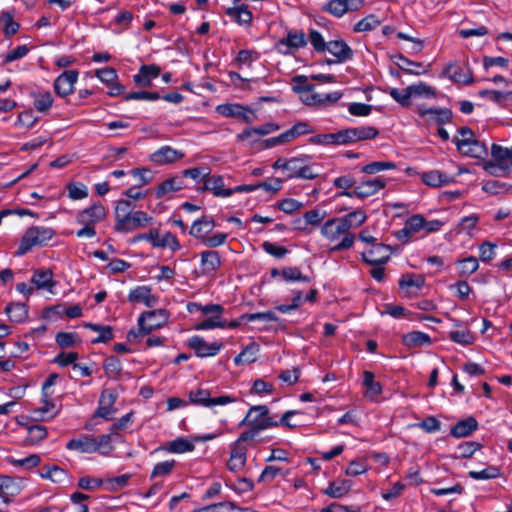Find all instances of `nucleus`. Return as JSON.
<instances>
[{"label":"nucleus","instance_id":"nucleus-62","mask_svg":"<svg viewBox=\"0 0 512 512\" xmlns=\"http://www.w3.org/2000/svg\"><path fill=\"white\" fill-rule=\"evenodd\" d=\"M459 136L453 138V142L457 146V149H463L467 144L474 139L473 131L468 127H462L459 129Z\"/></svg>","mask_w":512,"mask_h":512},{"label":"nucleus","instance_id":"nucleus-1","mask_svg":"<svg viewBox=\"0 0 512 512\" xmlns=\"http://www.w3.org/2000/svg\"><path fill=\"white\" fill-rule=\"evenodd\" d=\"M297 413V411L289 410L282 415L279 421H276L269 416V409L267 406H252L239 424V426H246L249 428L239 435L240 440L253 441L261 431L278 425L295 427L296 424H291L289 419Z\"/></svg>","mask_w":512,"mask_h":512},{"label":"nucleus","instance_id":"nucleus-55","mask_svg":"<svg viewBox=\"0 0 512 512\" xmlns=\"http://www.w3.org/2000/svg\"><path fill=\"white\" fill-rule=\"evenodd\" d=\"M0 24L3 25V31L6 35H14L19 29V24L13 20L12 14L8 11L1 13Z\"/></svg>","mask_w":512,"mask_h":512},{"label":"nucleus","instance_id":"nucleus-58","mask_svg":"<svg viewBox=\"0 0 512 512\" xmlns=\"http://www.w3.org/2000/svg\"><path fill=\"white\" fill-rule=\"evenodd\" d=\"M105 373L110 378H116L121 372V362L117 357L110 356L103 362Z\"/></svg>","mask_w":512,"mask_h":512},{"label":"nucleus","instance_id":"nucleus-42","mask_svg":"<svg viewBox=\"0 0 512 512\" xmlns=\"http://www.w3.org/2000/svg\"><path fill=\"white\" fill-rule=\"evenodd\" d=\"M309 141L315 145H342L341 130L336 133L314 135Z\"/></svg>","mask_w":512,"mask_h":512},{"label":"nucleus","instance_id":"nucleus-30","mask_svg":"<svg viewBox=\"0 0 512 512\" xmlns=\"http://www.w3.org/2000/svg\"><path fill=\"white\" fill-rule=\"evenodd\" d=\"M201 265L206 273L216 271L221 266V258L218 251L207 250L201 253Z\"/></svg>","mask_w":512,"mask_h":512},{"label":"nucleus","instance_id":"nucleus-33","mask_svg":"<svg viewBox=\"0 0 512 512\" xmlns=\"http://www.w3.org/2000/svg\"><path fill=\"white\" fill-rule=\"evenodd\" d=\"M27 435L24 439L25 445H37L47 436V429L43 425L35 424L26 426Z\"/></svg>","mask_w":512,"mask_h":512},{"label":"nucleus","instance_id":"nucleus-29","mask_svg":"<svg viewBox=\"0 0 512 512\" xmlns=\"http://www.w3.org/2000/svg\"><path fill=\"white\" fill-rule=\"evenodd\" d=\"M226 15L239 25H248L252 20V12L246 5L227 8Z\"/></svg>","mask_w":512,"mask_h":512},{"label":"nucleus","instance_id":"nucleus-6","mask_svg":"<svg viewBox=\"0 0 512 512\" xmlns=\"http://www.w3.org/2000/svg\"><path fill=\"white\" fill-rule=\"evenodd\" d=\"M55 235L52 228L44 226H31L22 236L18 246L17 255H24L35 246H42Z\"/></svg>","mask_w":512,"mask_h":512},{"label":"nucleus","instance_id":"nucleus-25","mask_svg":"<svg viewBox=\"0 0 512 512\" xmlns=\"http://www.w3.org/2000/svg\"><path fill=\"white\" fill-rule=\"evenodd\" d=\"M66 448L69 450H76L81 453H95L97 447L95 446L94 438L83 435L79 438H74L68 441Z\"/></svg>","mask_w":512,"mask_h":512},{"label":"nucleus","instance_id":"nucleus-24","mask_svg":"<svg viewBox=\"0 0 512 512\" xmlns=\"http://www.w3.org/2000/svg\"><path fill=\"white\" fill-rule=\"evenodd\" d=\"M192 512H256L250 508H242L230 501L220 502L194 509Z\"/></svg>","mask_w":512,"mask_h":512},{"label":"nucleus","instance_id":"nucleus-40","mask_svg":"<svg viewBox=\"0 0 512 512\" xmlns=\"http://www.w3.org/2000/svg\"><path fill=\"white\" fill-rule=\"evenodd\" d=\"M33 104L37 111L46 113L52 106L53 97L49 91H38L32 93Z\"/></svg>","mask_w":512,"mask_h":512},{"label":"nucleus","instance_id":"nucleus-35","mask_svg":"<svg viewBox=\"0 0 512 512\" xmlns=\"http://www.w3.org/2000/svg\"><path fill=\"white\" fill-rule=\"evenodd\" d=\"M184 187V181L181 177H172L166 179L156 189V196L161 198L167 194L178 191Z\"/></svg>","mask_w":512,"mask_h":512},{"label":"nucleus","instance_id":"nucleus-5","mask_svg":"<svg viewBox=\"0 0 512 512\" xmlns=\"http://www.w3.org/2000/svg\"><path fill=\"white\" fill-rule=\"evenodd\" d=\"M169 318V312L165 309H156L143 312L138 318V331L130 330L128 340L136 341L138 337L149 335L152 331L163 327Z\"/></svg>","mask_w":512,"mask_h":512},{"label":"nucleus","instance_id":"nucleus-41","mask_svg":"<svg viewBox=\"0 0 512 512\" xmlns=\"http://www.w3.org/2000/svg\"><path fill=\"white\" fill-rule=\"evenodd\" d=\"M430 342L429 335L420 331H412L403 337L404 345L410 348L428 345Z\"/></svg>","mask_w":512,"mask_h":512},{"label":"nucleus","instance_id":"nucleus-22","mask_svg":"<svg viewBox=\"0 0 512 512\" xmlns=\"http://www.w3.org/2000/svg\"><path fill=\"white\" fill-rule=\"evenodd\" d=\"M478 428V422L474 417H467L458 421L450 430L455 438H462L471 435Z\"/></svg>","mask_w":512,"mask_h":512},{"label":"nucleus","instance_id":"nucleus-63","mask_svg":"<svg viewBox=\"0 0 512 512\" xmlns=\"http://www.w3.org/2000/svg\"><path fill=\"white\" fill-rule=\"evenodd\" d=\"M293 90L301 95L306 92L314 91L315 86L307 82V77L304 75H297L293 77Z\"/></svg>","mask_w":512,"mask_h":512},{"label":"nucleus","instance_id":"nucleus-54","mask_svg":"<svg viewBox=\"0 0 512 512\" xmlns=\"http://www.w3.org/2000/svg\"><path fill=\"white\" fill-rule=\"evenodd\" d=\"M241 321L252 322L255 320H261L265 322H277L279 320L278 316L273 311L266 312H258V313H250L243 314L240 317Z\"/></svg>","mask_w":512,"mask_h":512},{"label":"nucleus","instance_id":"nucleus-27","mask_svg":"<svg viewBox=\"0 0 512 512\" xmlns=\"http://www.w3.org/2000/svg\"><path fill=\"white\" fill-rule=\"evenodd\" d=\"M31 281L38 289H47L51 291L55 286V282L53 281V272L50 269L36 270Z\"/></svg>","mask_w":512,"mask_h":512},{"label":"nucleus","instance_id":"nucleus-44","mask_svg":"<svg viewBox=\"0 0 512 512\" xmlns=\"http://www.w3.org/2000/svg\"><path fill=\"white\" fill-rule=\"evenodd\" d=\"M364 385L366 386V396L374 400L382 392V386L379 382L374 381V374L370 371L364 372Z\"/></svg>","mask_w":512,"mask_h":512},{"label":"nucleus","instance_id":"nucleus-37","mask_svg":"<svg viewBox=\"0 0 512 512\" xmlns=\"http://www.w3.org/2000/svg\"><path fill=\"white\" fill-rule=\"evenodd\" d=\"M259 345L252 342L248 344L239 355L234 358L236 365L250 364L257 360Z\"/></svg>","mask_w":512,"mask_h":512},{"label":"nucleus","instance_id":"nucleus-14","mask_svg":"<svg viewBox=\"0 0 512 512\" xmlns=\"http://www.w3.org/2000/svg\"><path fill=\"white\" fill-rule=\"evenodd\" d=\"M78 79V72L67 70L60 74L54 81V89L58 96L65 97L74 92V85Z\"/></svg>","mask_w":512,"mask_h":512},{"label":"nucleus","instance_id":"nucleus-26","mask_svg":"<svg viewBox=\"0 0 512 512\" xmlns=\"http://www.w3.org/2000/svg\"><path fill=\"white\" fill-rule=\"evenodd\" d=\"M395 64L404 72L414 75H420L427 72L423 63L409 60L402 54L395 56Z\"/></svg>","mask_w":512,"mask_h":512},{"label":"nucleus","instance_id":"nucleus-36","mask_svg":"<svg viewBox=\"0 0 512 512\" xmlns=\"http://www.w3.org/2000/svg\"><path fill=\"white\" fill-rule=\"evenodd\" d=\"M41 478L49 479L54 483H62L67 479V472L57 465L44 466L39 471Z\"/></svg>","mask_w":512,"mask_h":512},{"label":"nucleus","instance_id":"nucleus-50","mask_svg":"<svg viewBox=\"0 0 512 512\" xmlns=\"http://www.w3.org/2000/svg\"><path fill=\"white\" fill-rule=\"evenodd\" d=\"M176 461L175 460H167L160 463H157L150 474V479L153 480L158 477H165L169 475L173 469L175 468Z\"/></svg>","mask_w":512,"mask_h":512},{"label":"nucleus","instance_id":"nucleus-28","mask_svg":"<svg viewBox=\"0 0 512 512\" xmlns=\"http://www.w3.org/2000/svg\"><path fill=\"white\" fill-rule=\"evenodd\" d=\"M422 180L425 184L432 187L447 185L453 181V178L439 170H432L422 174Z\"/></svg>","mask_w":512,"mask_h":512},{"label":"nucleus","instance_id":"nucleus-20","mask_svg":"<svg viewBox=\"0 0 512 512\" xmlns=\"http://www.w3.org/2000/svg\"><path fill=\"white\" fill-rule=\"evenodd\" d=\"M128 300L132 303H143L147 307H153L158 302V297L151 294V289L147 286H137L131 290Z\"/></svg>","mask_w":512,"mask_h":512},{"label":"nucleus","instance_id":"nucleus-47","mask_svg":"<svg viewBox=\"0 0 512 512\" xmlns=\"http://www.w3.org/2000/svg\"><path fill=\"white\" fill-rule=\"evenodd\" d=\"M425 284V278L422 275L406 274L399 280V286L402 289L416 288L421 289Z\"/></svg>","mask_w":512,"mask_h":512},{"label":"nucleus","instance_id":"nucleus-52","mask_svg":"<svg viewBox=\"0 0 512 512\" xmlns=\"http://www.w3.org/2000/svg\"><path fill=\"white\" fill-rule=\"evenodd\" d=\"M304 301L305 300L303 298L302 291L294 290L293 296L291 298V304L277 305L275 309L281 313H289L292 310L298 309Z\"/></svg>","mask_w":512,"mask_h":512},{"label":"nucleus","instance_id":"nucleus-15","mask_svg":"<svg viewBox=\"0 0 512 512\" xmlns=\"http://www.w3.org/2000/svg\"><path fill=\"white\" fill-rule=\"evenodd\" d=\"M188 345L195 351L198 357H212L219 353L222 343H208L200 336H193L189 339Z\"/></svg>","mask_w":512,"mask_h":512},{"label":"nucleus","instance_id":"nucleus-4","mask_svg":"<svg viewBox=\"0 0 512 512\" xmlns=\"http://www.w3.org/2000/svg\"><path fill=\"white\" fill-rule=\"evenodd\" d=\"M107 210L101 203L93 205L78 211L76 222L82 225V228L76 231L78 238H93L96 236L95 225L105 220Z\"/></svg>","mask_w":512,"mask_h":512},{"label":"nucleus","instance_id":"nucleus-7","mask_svg":"<svg viewBox=\"0 0 512 512\" xmlns=\"http://www.w3.org/2000/svg\"><path fill=\"white\" fill-rule=\"evenodd\" d=\"M189 403L203 407H213L216 405H227L234 402V398L223 395L212 398L211 393L207 389L197 388L188 392Z\"/></svg>","mask_w":512,"mask_h":512},{"label":"nucleus","instance_id":"nucleus-10","mask_svg":"<svg viewBox=\"0 0 512 512\" xmlns=\"http://www.w3.org/2000/svg\"><path fill=\"white\" fill-rule=\"evenodd\" d=\"M247 440H240V437L232 444L230 458L227 462V467L230 471L239 472L241 471L247 459Z\"/></svg>","mask_w":512,"mask_h":512},{"label":"nucleus","instance_id":"nucleus-13","mask_svg":"<svg viewBox=\"0 0 512 512\" xmlns=\"http://www.w3.org/2000/svg\"><path fill=\"white\" fill-rule=\"evenodd\" d=\"M362 260L369 265H384L390 257V247L385 244H374L366 251H363Z\"/></svg>","mask_w":512,"mask_h":512},{"label":"nucleus","instance_id":"nucleus-45","mask_svg":"<svg viewBox=\"0 0 512 512\" xmlns=\"http://www.w3.org/2000/svg\"><path fill=\"white\" fill-rule=\"evenodd\" d=\"M450 75V78L455 82L463 83L465 85L472 84L474 82L472 72L468 69L466 74L462 73L461 69L455 65L449 64L445 70Z\"/></svg>","mask_w":512,"mask_h":512},{"label":"nucleus","instance_id":"nucleus-60","mask_svg":"<svg viewBox=\"0 0 512 512\" xmlns=\"http://www.w3.org/2000/svg\"><path fill=\"white\" fill-rule=\"evenodd\" d=\"M217 111L226 117H244V107L240 104L219 105Z\"/></svg>","mask_w":512,"mask_h":512},{"label":"nucleus","instance_id":"nucleus-12","mask_svg":"<svg viewBox=\"0 0 512 512\" xmlns=\"http://www.w3.org/2000/svg\"><path fill=\"white\" fill-rule=\"evenodd\" d=\"M307 45L306 35L303 31L290 30L286 37L277 42V48L280 52L287 54L291 50H298Z\"/></svg>","mask_w":512,"mask_h":512},{"label":"nucleus","instance_id":"nucleus-3","mask_svg":"<svg viewBox=\"0 0 512 512\" xmlns=\"http://www.w3.org/2000/svg\"><path fill=\"white\" fill-rule=\"evenodd\" d=\"M321 234L330 242L339 241L330 248V253L346 250L354 245L355 236L350 232L349 223L341 217L327 220L321 227Z\"/></svg>","mask_w":512,"mask_h":512},{"label":"nucleus","instance_id":"nucleus-61","mask_svg":"<svg viewBox=\"0 0 512 512\" xmlns=\"http://www.w3.org/2000/svg\"><path fill=\"white\" fill-rule=\"evenodd\" d=\"M479 221V216L477 214H471L469 216H465L461 219L458 224V232H465L468 235H472V231L475 229L477 223Z\"/></svg>","mask_w":512,"mask_h":512},{"label":"nucleus","instance_id":"nucleus-39","mask_svg":"<svg viewBox=\"0 0 512 512\" xmlns=\"http://www.w3.org/2000/svg\"><path fill=\"white\" fill-rule=\"evenodd\" d=\"M5 313L9 316L11 321L20 323L28 317V309L24 303H10L5 308Z\"/></svg>","mask_w":512,"mask_h":512},{"label":"nucleus","instance_id":"nucleus-56","mask_svg":"<svg viewBox=\"0 0 512 512\" xmlns=\"http://www.w3.org/2000/svg\"><path fill=\"white\" fill-rule=\"evenodd\" d=\"M468 475L474 480H488L499 477L500 470L498 467L489 466L481 471H469Z\"/></svg>","mask_w":512,"mask_h":512},{"label":"nucleus","instance_id":"nucleus-34","mask_svg":"<svg viewBox=\"0 0 512 512\" xmlns=\"http://www.w3.org/2000/svg\"><path fill=\"white\" fill-rule=\"evenodd\" d=\"M459 152L465 156L481 159L487 156L488 149L485 143L474 138L466 147L459 149Z\"/></svg>","mask_w":512,"mask_h":512},{"label":"nucleus","instance_id":"nucleus-49","mask_svg":"<svg viewBox=\"0 0 512 512\" xmlns=\"http://www.w3.org/2000/svg\"><path fill=\"white\" fill-rule=\"evenodd\" d=\"M323 10L335 17H341L348 11V0H330Z\"/></svg>","mask_w":512,"mask_h":512},{"label":"nucleus","instance_id":"nucleus-9","mask_svg":"<svg viewBox=\"0 0 512 512\" xmlns=\"http://www.w3.org/2000/svg\"><path fill=\"white\" fill-rule=\"evenodd\" d=\"M385 180L382 177H377L367 181H363L354 187L353 191H342L338 196L367 198L376 194L379 190L385 187Z\"/></svg>","mask_w":512,"mask_h":512},{"label":"nucleus","instance_id":"nucleus-17","mask_svg":"<svg viewBox=\"0 0 512 512\" xmlns=\"http://www.w3.org/2000/svg\"><path fill=\"white\" fill-rule=\"evenodd\" d=\"M326 51L337 59L336 61L327 60L328 64L345 62L353 57L352 49L343 40L327 42Z\"/></svg>","mask_w":512,"mask_h":512},{"label":"nucleus","instance_id":"nucleus-43","mask_svg":"<svg viewBox=\"0 0 512 512\" xmlns=\"http://www.w3.org/2000/svg\"><path fill=\"white\" fill-rule=\"evenodd\" d=\"M164 449L170 453L181 454L193 451L195 449V446L192 442L180 437L169 442L167 446L164 447Z\"/></svg>","mask_w":512,"mask_h":512},{"label":"nucleus","instance_id":"nucleus-57","mask_svg":"<svg viewBox=\"0 0 512 512\" xmlns=\"http://www.w3.org/2000/svg\"><path fill=\"white\" fill-rule=\"evenodd\" d=\"M396 164L391 161H375L362 167V172L367 174H376L383 170L395 169Z\"/></svg>","mask_w":512,"mask_h":512},{"label":"nucleus","instance_id":"nucleus-46","mask_svg":"<svg viewBox=\"0 0 512 512\" xmlns=\"http://www.w3.org/2000/svg\"><path fill=\"white\" fill-rule=\"evenodd\" d=\"M459 265V276L460 277H469L471 274L477 271L479 268V263L477 258L473 256H469L458 261Z\"/></svg>","mask_w":512,"mask_h":512},{"label":"nucleus","instance_id":"nucleus-2","mask_svg":"<svg viewBox=\"0 0 512 512\" xmlns=\"http://www.w3.org/2000/svg\"><path fill=\"white\" fill-rule=\"evenodd\" d=\"M130 200H119L115 207L114 229L121 233H129L153 223V218L141 210H133Z\"/></svg>","mask_w":512,"mask_h":512},{"label":"nucleus","instance_id":"nucleus-8","mask_svg":"<svg viewBox=\"0 0 512 512\" xmlns=\"http://www.w3.org/2000/svg\"><path fill=\"white\" fill-rule=\"evenodd\" d=\"M378 135L379 130L374 126H358L342 129V145H349L360 141L375 139Z\"/></svg>","mask_w":512,"mask_h":512},{"label":"nucleus","instance_id":"nucleus-59","mask_svg":"<svg viewBox=\"0 0 512 512\" xmlns=\"http://www.w3.org/2000/svg\"><path fill=\"white\" fill-rule=\"evenodd\" d=\"M281 275L283 279L287 282L291 281H301V282H309L310 279L308 276H305L301 273L299 268L297 267H286L281 270Z\"/></svg>","mask_w":512,"mask_h":512},{"label":"nucleus","instance_id":"nucleus-19","mask_svg":"<svg viewBox=\"0 0 512 512\" xmlns=\"http://www.w3.org/2000/svg\"><path fill=\"white\" fill-rule=\"evenodd\" d=\"M214 227V219L204 215L200 219H197L193 222L189 230V234L204 243L205 239H207L209 233L213 230Z\"/></svg>","mask_w":512,"mask_h":512},{"label":"nucleus","instance_id":"nucleus-53","mask_svg":"<svg viewBox=\"0 0 512 512\" xmlns=\"http://www.w3.org/2000/svg\"><path fill=\"white\" fill-rule=\"evenodd\" d=\"M380 20L373 14L366 16L354 25L355 32H367L380 25Z\"/></svg>","mask_w":512,"mask_h":512},{"label":"nucleus","instance_id":"nucleus-51","mask_svg":"<svg viewBox=\"0 0 512 512\" xmlns=\"http://www.w3.org/2000/svg\"><path fill=\"white\" fill-rule=\"evenodd\" d=\"M412 97H426L433 98L436 96V90L434 87L427 85L424 82H419L409 86Z\"/></svg>","mask_w":512,"mask_h":512},{"label":"nucleus","instance_id":"nucleus-23","mask_svg":"<svg viewBox=\"0 0 512 512\" xmlns=\"http://www.w3.org/2000/svg\"><path fill=\"white\" fill-rule=\"evenodd\" d=\"M224 181L221 176H206L204 179V189L213 191L214 195L217 197H228L233 194V190L231 188L224 189Z\"/></svg>","mask_w":512,"mask_h":512},{"label":"nucleus","instance_id":"nucleus-31","mask_svg":"<svg viewBox=\"0 0 512 512\" xmlns=\"http://www.w3.org/2000/svg\"><path fill=\"white\" fill-rule=\"evenodd\" d=\"M121 440V435L117 432H110L108 434H102L96 438H94V443L96 448V452L102 454H108L112 451L113 446L111 445L112 441Z\"/></svg>","mask_w":512,"mask_h":512},{"label":"nucleus","instance_id":"nucleus-48","mask_svg":"<svg viewBox=\"0 0 512 512\" xmlns=\"http://www.w3.org/2000/svg\"><path fill=\"white\" fill-rule=\"evenodd\" d=\"M66 188L68 197L72 200H81L88 196V188L81 182H70Z\"/></svg>","mask_w":512,"mask_h":512},{"label":"nucleus","instance_id":"nucleus-38","mask_svg":"<svg viewBox=\"0 0 512 512\" xmlns=\"http://www.w3.org/2000/svg\"><path fill=\"white\" fill-rule=\"evenodd\" d=\"M351 489V481L339 480L331 482L329 486L324 490V494L332 498H341L346 495Z\"/></svg>","mask_w":512,"mask_h":512},{"label":"nucleus","instance_id":"nucleus-11","mask_svg":"<svg viewBox=\"0 0 512 512\" xmlns=\"http://www.w3.org/2000/svg\"><path fill=\"white\" fill-rule=\"evenodd\" d=\"M146 241L150 242L156 248H170L172 251L180 249L181 245L174 234L166 232L163 236L160 235L158 229H150L146 236H143Z\"/></svg>","mask_w":512,"mask_h":512},{"label":"nucleus","instance_id":"nucleus-64","mask_svg":"<svg viewBox=\"0 0 512 512\" xmlns=\"http://www.w3.org/2000/svg\"><path fill=\"white\" fill-rule=\"evenodd\" d=\"M34 414L37 419L45 420L56 416L58 414V410L55 408L54 403L45 401V404L42 407L34 410Z\"/></svg>","mask_w":512,"mask_h":512},{"label":"nucleus","instance_id":"nucleus-18","mask_svg":"<svg viewBox=\"0 0 512 512\" xmlns=\"http://www.w3.org/2000/svg\"><path fill=\"white\" fill-rule=\"evenodd\" d=\"M491 156L499 162L500 171L505 174L510 172L512 168V146L508 148L494 143L491 146Z\"/></svg>","mask_w":512,"mask_h":512},{"label":"nucleus","instance_id":"nucleus-21","mask_svg":"<svg viewBox=\"0 0 512 512\" xmlns=\"http://www.w3.org/2000/svg\"><path fill=\"white\" fill-rule=\"evenodd\" d=\"M160 71V67L157 65H142L139 72L133 77L134 82L140 87H151L152 79L157 78Z\"/></svg>","mask_w":512,"mask_h":512},{"label":"nucleus","instance_id":"nucleus-16","mask_svg":"<svg viewBox=\"0 0 512 512\" xmlns=\"http://www.w3.org/2000/svg\"><path fill=\"white\" fill-rule=\"evenodd\" d=\"M184 157V153L172 148L171 146H162L150 155V160L157 165L174 163Z\"/></svg>","mask_w":512,"mask_h":512},{"label":"nucleus","instance_id":"nucleus-32","mask_svg":"<svg viewBox=\"0 0 512 512\" xmlns=\"http://www.w3.org/2000/svg\"><path fill=\"white\" fill-rule=\"evenodd\" d=\"M418 113L422 117L430 115L431 119L435 120L438 124L449 123L452 120V111L448 108H419Z\"/></svg>","mask_w":512,"mask_h":512}]
</instances>
